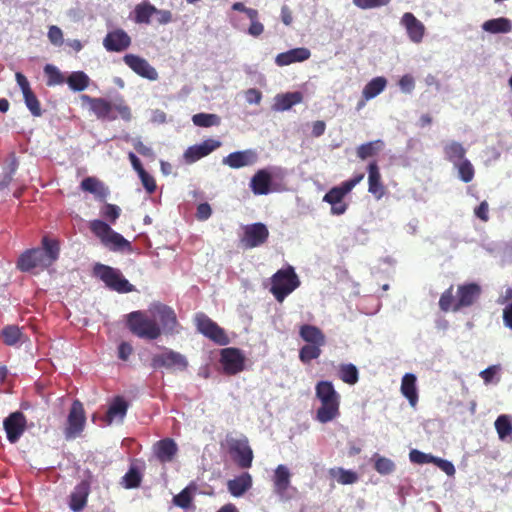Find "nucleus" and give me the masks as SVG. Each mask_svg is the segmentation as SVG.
I'll list each match as a JSON object with an SVG mask.
<instances>
[{
    "label": "nucleus",
    "instance_id": "f257e3e1",
    "mask_svg": "<svg viewBox=\"0 0 512 512\" xmlns=\"http://www.w3.org/2000/svg\"><path fill=\"white\" fill-rule=\"evenodd\" d=\"M129 329L138 337L153 340L162 332L175 331L177 319L175 312L163 304H155L148 311H135L128 315Z\"/></svg>",
    "mask_w": 512,
    "mask_h": 512
},
{
    "label": "nucleus",
    "instance_id": "f03ea898",
    "mask_svg": "<svg viewBox=\"0 0 512 512\" xmlns=\"http://www.w3.org/2000/svg\"><path fill=\"white\" fill-rule=\"evenodd\" d=\"M43 249H32L23 253L17 266L22 271H29L33 268H46L52 265L59 256V244L56 240L43 238Z\"/></svg>",
    "mask_w": 512,
    "mask_h": 512
},
{
    "label": "nucleus",
    "instance_id": "7ed1b4c3",
    "mask_svg": "<svg viewBox=\"0 0 512 512\" xmlns=\"http://www.w3.org/2000/svg\"><path fill=\"white\" fill-rule=\"evenodd\" d=\"M316 397L320 401L316 419L320 423H327L336 419L340 412V395L335 390L332 382L320 381L315 387Z\"/></svg>",
    "mask_w": 512,
    "mask_h": 512
},
{
    "label": "nucleus",
    "instance_id": "20e7f679",
    "mask_svg": "<svg viewBox=\"0 0 512 512\" xmlns=\"http://www.w3.org/2000/svg\"><path fill=\"white\" fill-rule=\"evenodd\" d=\"M91 232L99 239L101 244L114 252H131V243L121 234L114 231L103 220L95 219L89 222Z\"/></svg>",
    "mask_w": 512,
    "mask_h": 512
},
{
    "label": "nucleus",
    "instance_id": "39448f33",
    "mask_svg": "<svg viewBox=\"0 0 512 512\" xmlns=\"http://www.w3.org/2000/svg\"><path fill=\"white\" fill-rule=\"evenodd\" d=\"M271 283L270 292L279 302H283L289 294L299 287L300 280L293 267L289 266L277 271L272 276Z\"/></svg>",
    "mask_w": 512,
    "mask_h": 512
},
{
    "label": "nucleus",
    "instance_id": "423d86ee",
    "mask_svg": "<svg viewBox=\"0 0 512 512\" xmlns=\"http://www.w3.org/2000/svg\"><path fill=\"white\" fill-rule=\"evenodd\" d=\"M364 178L363 174L342 182L339 186L331 188L323 197V202L331 206V214L342 215L347 210V204L344 201L352 189Z\"/></svg>",
    "mask_w": 512,
    "mask_h": 512
},
{
    "label": "nucleus",
    "instance_id": "0eeeda50",
    "mask_svg": "<svg viewBox=\"0 0 512 512\" xmlns=\"http://www.w3.org/2000/svg\"><path fill=\"white\" fill-rule=\"evenodd\" d=\"M292 473L290 469L283 464L278 465L273 472L271 481L273 493L280 501L290 500L296 492L291 484Z\"/></svg>",
    "mask_w": 512,
    "mask_h": 512
},
{
    "label": "nucleus",
    "instance_id": "6e6552de",
    "mask_svg": "<svg viewBox=\"0 0 512 512\" xmlns=\"http://www.w3.org/2000/svg\"><path fill=\"white\" fill-rule=\"evenodd\" d=\"M95 274L110 288L118 292L132 291V285L122 274L109 266L98 264L95 266Z\"/></svg>",
    "mask_w": 512,
    "mask_h": 512
},
{
    "label": "nucleus",
    "instance_id": "1a4fd4ad",
    "mask_svg": "<svg viewBox=\"0 0 512 512\" xmlns=\"http://www.w3.org/2000/svg\"><path fill=\"white\" fill-rule=\"evenodd\" d=\"M195 323L200 333L215 341L216 343L225 345L229 342V339L224 330L205 314H197L195 316Z\"/></svg>",
    "mask_w": 512,
    "mask_h": 512
},
{
    "label": "nucleus",
    "instance_id": "9d476101",
    "mask_svg": "<svg viewBox=\"0 0 512 512\" xmlns=\"http://www.w3.org/2000/svg\"><path fill=\"white\" fill-rule=\"evenodd\" d=\"M267 227L262 223H254L243 227L241 243L246 248H254L262 245L268 238Z\"/></svg>",
    "mask_w": 512,
    "mask_h": 512
},
{
    "label": "nucleus",
    "instance_id": "9b49d317",
    "mask_svg": "<svg viewBox=\"0 0 512 512\" xmlns=\"http://www.w3.org/2000/svg\"><path fill=\"white\" fill-rule=\"evenodd\" d=\"M124 63L137 75L150 81L158 79L157 70L149 64V62L138 55L126 54L123 57Z\"/></svg>",
    "mask_w": 512,
    "mask_h": 512
},
{
    "label": "nucleus",
    "instance_id": "f8f14e48",
    "mask_svg": "<svg viewBox=\"0 0 512 512\" xmlns=\"http://www.w3.org/2000/svg\"><path fill=\"white\" fill-rule=\"evenodd\" d=\"M221 364L225 373L234 375L244 370L245 356L236 348H225L221 351Z\"/></svg>",
    "mask_w": 512,
    "mask_h": 512
},
{
    "label": "nucleus",
    "instance_id": "ddd939ff",
    "mask_svg": "<svg viewBox=\"0 0 512 512\" xmlns=\"http://www.w3.org/2000/svg\"><path fill=\"white\" fill-rule=\"evenodd\" d=\"M400 25L405 29L408 39L419 44L423 41L426 28L425 25L417 19L411 12H406L400 19Z\"/></svg>",
    "mask_w": 512,
    "mask_h": 512
},
{
    "label": "nucleus",
    "instance_id": "4468645a",
    "mask_svg": "<svg viewBox=\"0 0 512 512\" xmlns=\"http://www.w3.org/2000/svg\"><path fill=\"white\" fill-rule=\"evenodd\" d=\"M85 425V415L83 405L79 401H74L68 415V426L66 428V437L75 438L78 436Z\"/></svg>",
    "mask_w": 512,
    "mask_h": 512
},
{
    "label": "nucleus",
    "instance_id": "2eb2a0df",
    "mask_svg": "<svg viewBox=\"0 0 512 512\" xmlns=\"http://www.w3.org/2000/svg\"><path fill=\"white\" fill-rule=\"evenodd\" d=\"M258 160V154L255 150L247 149L230 153L223 158L222 163L233 169L252 166Z\"/></svg>",
    "mask_w": 512,
    "mask_h": 512
},
{
    "label": "nucleus",
    "instance_id": "dca6fc26",
    "mask_svg": "<svg viewBox=\"0 0 512 512\" xmlns=\"http://www.w3.org/2000/svg\"><path fill=\"white\" fill-rule=\"evenodd\" d=\"M3 425L7 433L8 440L11 443H15L25 430L26 419L22 413L14 412L4 420Z\"/></svg>",
    "mask_w": 512,
    "mask_h": 512
},
{
    "label": "nucleus",
    "instance_id": "f3484780",
    "mask_svg": "<svg viewBox=\"0 0 512 512\" xmlns=\"http://www.w3.org/2000/svg\"><path fill=\"white\" fill-rule=\"evenodd\" d=\"M154 366H164L166 368L183 370L187 366V361L183 355L172 350H165L153 357Z\"/></svg>",
    "mask_w": 512,
    "mask_h": 512
},
{
    "label": "nucleus",
    "instance_id": "a211bd4d",
    "mask_svg": "<svg viewBox=\"0 0 512 512\" xmlns=\"http://www.w3.org/2000/svg\"><path fill=\"white\" fill-rule=\"evenodd\" d=\"M130 44L131 38L123 29H116L109 32L103 40L105 49L112 52L124 51Z\"/></svg>",
    "mask_w": 512,
    "mask_h": 512
},
{
    "label": "nucleus",
    "instance_id": "6ab92c4d",
    "mask_svg": "<svg viewBox=\"0 0 512 512\" xmlns=\"http://www.w3.org/2000/svg\"><path fill=\"white\" fill-rule=\"evenodd\" d=\"M220 146V141L208 139L200 144L189 147L184 153V158L187 163H194L197 160L207 156Z\"/></svg>",
    "mask_w": 512,
    "mask_h": 512
},
{
    "label": "nucleus",
    "instance_id": "aec40b11",
    "mask_svg": "<svg viewBox=\"0 0 512 512\" xmlns=\"http://www.w3.org/2000/svg\"><path fill=\"white\" fill-rule=\"evenodd\" d=\"M311 52L308 48L298 47L279 53L275 57V63L279 67L288 66L294 63H301L308 60Z\"/></svg>",
    "mask_w": 512,
    "mask_h": 512
},
{
    "label": "nucleus",
    "instance_id": "412c9836",
    "mask_svg": "<svg viewBox=\"0 0 512 512\" xmlns=\"http://www.w3.org/2000/svg\"><path fill=\"white\" fill-rule=\"evenodd\" d=\"M81 100L89 105L90 109L98 118L113 120L117 117L113 112L112 104L104 99L91 98L88 95H82Z\"/></svg>",
    "mask_w": 512,
    "mask_h": 512
},
{
    "label": "nucleus",
    "instance_id": "4be33fe9",
    "mask_svg": "<svg viewBox=\"0 0 512 512\" xmlns=\"http://www.w3.org/2000/svg\"><path fill=\"white\" fill-rule=\"evenodd\" d=\"M272 175L267 169L258 170L250 181V188L255 195H267L271 191Z\"/></svg>",
    "mask_w": 512,
    "mask_h": 512
},
{
    "label": "nucleus",
    "instance_id": "5701e85b",
    "mask_svg": "<svg viewBox=\"0 0 512 512\" xmlns=\"http://www.w3.org/2000/svg\"><path fill=\"white\" fill-rule=\"evenodd\" d=\"M127 409L128 404L122 397L114 398L109 405L104 421L107 425L121 423L126 416Z\"/></svg>",
    "mask_w": 512,
    "mask_h": 512
},
{
    "label": "nucleus",
    "instance_id": "b1692460",
    "mask_svg": "<svg viewBox=\"0 0 512 512\" xmlns=\"http://www.w3.org/2000/svg\"><path fill=\"white\" fill-rule=\"evenodd\" d=\"M400 391L408 400L410 406L415 408L418 403L417 377L415 374H404L401 379Z\"/></svg>",
    "mask_w": 512,
    "mask_h": 512
},
{
    "label": "nucleus",
    "instance_id": "393cba45",
    "mask_svg": "<svg viewBox=\"0 0 512 512\" xmlns=\"http://www.w3.org/2000/svg\"><path fill=\"white\" fill-rule=\"evenodd\" d=\"M303 101V94L299 91L280 93L274 97L272 109L274 111L283 112L289 110L296 104Z\"/></svg>",
    "mask_w": 512,
    "mask_h": 512
},
{
    "label": "nucleus",
    "instance_id": "a878e982",
    "mask_svg": "<svg viewBox=\"0 0 512 512\" xmlns=\"http://www.w3.org/2000/svg\"><path fill=\"white\" fill-rule=\"evenodd\" d=\"M368 184V191L373 194L376 199H381L385 193V189L381 183V175L375 162L370 163L368 167Z\"/></svg>",
    "mask_w": 512,
    "mask_h": 512
},
{
    "label": "nucleus",
    "instance_id": "bb28decb",
    "mask_svg": "<svg viewBox=\"0 0 512 512\" xmlns=\"http://www.w3.org/2000/svg\"><path fill=\"white\" fill-rule=\"evenodd\" d=\"M154 451L161 462H170L174 459L178 448L177 444L170 438L158 441L154 445Z\"/></svg>",
    "mask_w": 512,
    "mask_h": 512
},
{
    "label": "nucleus",
    "instance_id": "cd10ccee",
    "mask_svg": "<svg viewBox=\"0 0 512 512\" xmlns=\"http://www.w3.org/2000/svg\"><path fill=\"white\" fill-rule=\"evenodd\" d=\"M480 294V288L476 284L463 285L458 288L457 303L455 309L471 305Z\"/></svg>",
    "mask_w": 512,
    "mask_h": 512
},
{
    "label": "nucleus",
    "instance_id": "c85d7f7f",
    "mask_svg": "<svg viewBox=\"0 0 512 512\" xmlns=\"http://www.w3.org/2000/svg\"><path fill=\"white\" fill-rule=\"evenodd\" d=\"M232 450L235 452L237 462L242 468H248L251 466L253 452L246 439L235 441L232 445Z\"/></svg>",
    "mask_w": 512,
    "mask_h": 512
},
{
    "label": "nucleus",
    "instance_id": "c756f323",
    "mask_svg": "<svg viewBox=\"0 0 512 512\" xmlns=\"http://www.w3.org/2000/svg\"><path fill=\"white\" fill-rule=\"evenodd\" d=\"M481 28L489 34H506L512 31V22L508 18L499 17L483 22Z\"/></svg>",
    "mask_w": 512,
    "mask_h": 512
},
{
    "label": "nucleus",
    "instance_id": "7c9ffc66",
    "mask_svg": "<svg viewBox=\"0 0 512 512\" xmlns=\"http://www.w3.org/2000/svg\"><path fill=\"white\" fill-rule=\"evenodd\" d=\"M252 486V477L249 473H243L235 479L227 482L228 491L234 497H241Z\"/></svg>",
    "mask_w": 512,
    "mask_h": 512
},
{
    "label": "nucleus",
    "instance_id": "2f4dec72",
    "mask_svg": "<svg viewBox=\"0 0 512 512\" xmlns=\"http://www.w3.org/2000/svg\"><path fill=\"white\" fill-rule=\"evenodd\" d=\"M388 81L383 76H377L368 81L362 89V96L365 99H374L387 87Z\"/></svg>",
    "mask_w": 512,
    "mask_h": 512
},
{
    "label": "nucleus",
    "instance_id": "473e14b6",
    "mask_svg": "<svg viewBox=\"0 0 512 512\" xmlns=\"http://www.w3.org/2000/svg\"><path fill=\"white\" fill-rule=\"evenodd\" d=\"M300 337L309 344L315 345H324L325 344V335L323 332L316 326L305 324L302 325L299 329Z\"/></svg>",
    "mask_w": 512,
    "mask_h": 512
},
{
    "label": "nucleus",
    "instance_id": "72a5a7b5",
    "mask_svg": "<svg viewBox=\"0 0 512 512\" xmlns=\"http://www.w3.org/2000/svg\"><path fill=\"white\" fill-rule=\"evenodd\" d=\"M156 7L151 3L144 1L135 6L133 11V20L137 24H150L151 17L154 16Z\"/></svg>",
    "mask_w": 512,
    "mask_h": 512
},
{
    "label": "nucleus",
    "instance_id": "f704fd0d",
    "mask_svg": "<svg viewBox=\"0 0 512 512\" xmlns=\"http://www.w3.org/2000/svg\"><path fill=\"white\" fill-rule=\"evenodd\" d=\"M495 429L498 437L501 441L511 442L512 441V416L503 414L500 415L495 423Z\"/></svg>",
    "mask_w": 512,
    "mask_h": 512
},
{
    "label": "nucleus",
    "instance_id": "c9c22d12",
    "mask_svg": "<svg viewBox=\"0 0 512 512\" xmlns=\"http://www.w3.org/2000/svg\"><path fill=\"white\" fill-rule=\"evenodd\" d=\"M445 157L455 165L465 159L466 149L461 143L456 141H448L444 144Z\"/></svg>",
    "mask_w": 512,
    "mask_h": 512
},
{
    "label": "nucleus",
    "instance_id": "e433bc0d",
    "mask_svg": "<svg viewBox=\"0 0 512 512\" xmlns=\"http://www.w3.org/2000/svg\"><path fill=\"white\" fill-rule=\"evenodd\" d=\"M330 477L342 485L354 484L358 481V474L352 470H346L341 467L331 468Z\"/></svg>",
    "mask_w": 512,
    "mask_h": 512
},
{
    "label": "nucleus",
    "instance_id": "4c0bfd02",
    "mask_svg": "<svg viewBox=\"0 0 512 512\" xmlns=\"http://www.w3.org/2000/svg\"><path fill=\"white\" fill-rule=\"evenodd\" d=\"M81 188L101 199L106 198L109 193L104 184L94 177L85 178L81 183Z\"/></svg>",
    "mask_w": 512,
    "mask_h": 512
},
{
    "label": "nucleus",
    "instance_id": "58836bf2",
    "mask_svg": "<svg viewBox=\"0 0 512 512\" xmlns=\"http://www.w3.org/2000/svg\"><path fill=\"white\" fill-rule=\"evenodd\" d=\"M88 496V487L85 483H81L76 486L75 490L71 494L70 508L73 511H80L86 505Z\"/></svg>",
    "mask_w": 512,
    "mask_h": 512
},
{
    "label": "nucleus",
    "instance_id": "ea45409f",
    "mask_svg": "<svg viewBox=\"0 0 512 512\" xmlns=\"http://www.w3.org/2000/svg\"><path fill=\"white\" fill-rule=\"evenodd\" d=\"M196 492V486L194 484L188 485L185 489H183L179 494L173 497L174 505L187 509L190 507L194 494Z\"/></svg>",
    "mask_w": 512,
    "mask_h": 512
},
{
    "label": "nucleus",
    "instance_id": "a19ab883",
    "mask_svg": "<svg viewBox=\"0 0 512 512\" xmlns=\"http://www.w3.org/2000/svg\"><path fill=\"white\" fill-rule=\"evenodd\" d=\"M89 77L82 71L72 72L66 82L73 91H83L89 85Z\"/></svg>",
    "mask_w": 512,
    "mask_h": 512
},
{
    "label": "nucleus",
    "instance_id": "79ce46f5",
    "mask_svg": "<svg viewBox=\"0 0 512 512\" xmlns=\"http://www.w3.org/2000/svg\"><path fill=\"white\" fill-rule=\"evenodd\" d=\"M458 172V177L465 183H469L473 180L475 170L472 163L468 159L461 160L454 165Z\"/></svg>",
    "mask_w": 512,
    "mask_h": 512
},
{
    "label": "nucleus",
    "instance_id": "37998d69",
    "mask_svg": "<svg viewBox=\"0 0 512 512\" xmlns=\"http://www.w3.org/2000/svg\"><path fill=\"white\" fill-rule=\"evenodd\" d=\"M44 73L47 76V85L55 86L63 84L66 80L63 73L54 65L47 64L44 67Z\"/></svg>",
    "mask_w": 512,
    "mask_h": 512
},
{
    "label": "nucleus",
    "instance_id": "c03bdc74",
    "mask_svg": "<svg viewBox=\"0 0 512 512\" xmlns=\"http://www.w3.org/2000/svg\"><path fill=\"white\" fill-rule=\"evenodd\" d=\"M384 144L381 140H376L372 142H368L366 144H362L357 149V155L361 159H366L370 156L375 155L377 152H379L383 148Z\"/></svg>",
    "mask_w": 512,
    "mask_h": 512
},
{
    "label": "nucleus",
    "instance_id": "a18cd8bd",
    "mask_svg": "<svg viewBox=\"0 0 512 512\" xmlns=\"http://www.w3.org/2000/svg\"><path fill=\"white\" fill-rule=\"evenodd\" d=\"M194 125L199 127H211L220 123V118L216 114L198 113L193 115Z\"/></svg>",
    "mask_w": 512,
    "mask_h": 512
},
{
    "label": "nucleus",
    "instance_id": "49530a36",
    "mask_svg": "<svg viewBox=\"0 0 512 512\" xmlns=\"http://www.w3.org/2000/svg\"><path fill=\"white\" fill-rule=\"evenodd\" d=\"M339 375L343 382L353 385L358 381V370L353 364L340 366Z\"/></svg>",
    "mask_w": 512,
    "mask_h": 512
},
{
    "label": "nucleus",
    "instance_id": "de8ad7c7",
    "mask_svg": "<svg viewBox=\"0 0 512 512\" xmlns=\"http://www.w3.org/2000/svg\"><path fill=\"white\" fill-rule=\"evenodd\" d=\"M323 345L308 344L301 348L299 358L302 362L308 363L313 359H317L321 355V347Z\"/></svg>",
    "mask_w": 512,
    "mask_h": 512
},
{
    "label": "nucleus",
    "instance_id": "09e8293b",
    "mask_svg": "<svg viewBox=\"0 0 512 512\" xmlns=\"http://www.w3.org/2000/svg\"><path fill=\"white\" fill-rule=\"evenodd\" d=\"M121 213V209L114 204L106 203L100 209L101 216L106 219L111 224H114L116 220L119 218Z\"/></svg>",
    "mask_w": 512,
    "mask_h": 512
},
{
    "label": "nucleus",
    "instance_id": "8fccbe9b",
    "mask_svg": "<svg viewBox=\"0 0 512 512\" xmlns=\"http://www.w3.org/2000/svg\"><path fill=\"white\" fill-rule=\"evenodd\" d=\"M375 469L378 473L386 475L394 471L395 464L392 460L377 455L375 456Z\"/></svg>",
    "mask_w": 512,
    "mask_h": 512
},
{
    "label": "nucleus",
    "instance_id": "3c124183",
    "mask_svg": "<svg viewBox=\"0 0 512 512\" xmlns=\"http://www.w3.org/2000/svg\"><path fill=\"white\" fill-rule=\"evenodd\" d=\"M23 98L31 114L35 117H39L41 115L40 103L33 91L23 94Z\"/></svg>",
    "mask_w": 512,
    "mask_h": 512
},
{
    "label": "nucleus",
    "instance_id": "603ef678",
    "mask_svg": "<svg viewBox=\"0 0 512 512\" xmlns=\"http://www.w3.org/2000/svg\"><path fill=\"white\" fill-rule=\"evenodd\" d=\"M47 37L49 42L56 47L62 46L65 42L63 31L56 25L49 26Z\"/></svg>",
    "mask_w": 512,
    "mask_h": 512
},
{
    "label": "nucleus",
    "instance_id": "864d4df0",
    "mask_svg": "<svg viewBox=\"0 0 512 512\" xmlns=\"http://www.w3.org/2000/svg\"><path fill=\"white\" fill-rule=\"evenodd\" d=\"M409 459L412 463L422 465L433 463L435 461V456H433L432 454L421 452L417 449H413L409 453Z\"/></svg>",
    "mask_w": 512,
    "mask_h": 512
},
{
    "label": "nucleus",
    "instance_id": "5fc2aeb1",
    "mask_svg": "<svg viewBox=\"0 0 512 512\" xmlns=\"http://www.w3.org/2000/svg\"><path fill=\"white\" fill-rule=\"evenodd\" d=\"M2 335L6 344L13 345L21 338L22 333L17 326H7Z\"/></svg>",
    "mask_w": 512,
    "mask_h": 512
},
{
    "label": "nucleus",
    "instance_id": "6e6d98bb",
    "mask_svg": "<svg viewBox=\"0 0 512 512\" xmlns=\"http://www.w3.org/2000/svg\"><path fill=\"white\" fill-rule=\"evenodd\" d=\"M391 0H353V4L360 9H374L388 5Z\"/></svg>",
    "mask_w": 512,
    "mask_h": 512
},
{
    "label": "nucleus",
    "instance_id": "4d7b16f0",
    "mask_svg": "<svg viewBox=\"0 0 512 512\" xmlns=\"http://www.w3.org/2000/svg\"><path fill=\"white\" fill-rule=\"evenodd\" d=\"M457 301H454L453 295H452V288L448 289L445 293L442 294L439 305L442 310L448 311V310H457L455 309V304Z\"/></svg>",
    "mask_w": 512,
    "mask_h": 512
},
{
    "label": "nucleus",
    "instance_id": "13d9d810",
    "mask_svg": "<svg viewBox=\"0 0 512 512\" xmlns=\"http://www.w3.org/2000/svg\"><path fill=\"white\" fill-rule=\"evenodd\" d=\"M398 85L403 93L410 94L415 88V79L411 74H405L399 79Z\"/></svg>",
    "mask_w": 512,
    "mask_h": 512
},
{
    "label": "nucleus",
    "instance_id": "bf43d9fd",
    "mask_svg": "<svg viewBox=\"0 0 512 512\" xmlns=\"http://www.w3.org/2000/svg\"><path fill=\"white\" fill-rule=\"evenodd\" d=\"M439 469H441L447 476H454L456 473L455 467L451 461L439 458L435 456V461L433 462Z\"/></svg>",
    "mask_w": 512,
    "mask_h": 512
},
{
    "label": "nucleus",
    "instance_id": "052dcab7",
    "mask_svg": "<svg viewBox=\"0 0 512 512\" xmlns=\"http://www.w3.org/2000/svg\"><path fill=\"white\" fill-rule=\"evenodd\" d=\"M123 482L126 488L137 487L140 483L139 473L135 469H130L123 477Z\"/></svg>",
    "mask_w": 512,
    "mask_h": 512
},
{
    "label": "nucleus",
    "instance_id": "680f3d73",
    "mask_svg": "<svg viewBox=\"0 0 512 512\" xmlns=\"http://www.w3.org/2000/svg\"><path fill=\"white\" fill-rule=\"evenodd\" d=\"M145 189L152 193L156 189V183L154 178L149 175L145 170H141L138 174Z\"/></svg>",
    "mask_w": 512,
    "mask_h": 512
},
{
    "label": "nucleus",
    "instance_id": "e2e57ef3",
    "mask_svg": "<svg viewBox=\"0 0 512 512\" xmlns=\"http://www.w3.org/2000/svg\"><path fill=\"white\" fill-rule=\"evenodd\" d=\"M500 371V367L497 365H493L483 370L480 373L481 378L484 380L486 384L493 382L494 378L498 375Z\"/></svg>",
    "mask_w": 512,
    "mask_h": 512
},
{
    "label": "nucleus",
    "instance_id": "0e129e2a",
    "mask_svg": "<svg viewBox=\"0 0 512 512\" xmlns=\"http://www.w3.org/2000/svg\"><path fill=\"white\" fill-rule=\"evenodd\" d=\"M154 15L156 16L157 23L160 25H166L173 20L172 13L169 10H161L156 8Z\"/></svg>",
    "mask_w": 512,
    "mask_h": 512
},
{
    "label": "nucleus",
    "instance_id": "69168bd1",
    "mask_svg": "<svg viewBox=\"0 0 512 512\" xmlns=\"http://www.w3.org/2000/svg\"><path fill=\"white\" fill-rule=\"evenodd\" d=\"M132 145L139 154L147 157H153L154 154L152 149L146 146L140 139H133Z\"/></svg>",
    "mask_w": 512,
    "mask_h": 512
},
{
    "label": "nucleus",
    "instance_id": "338daca9",
    "mask_svg": "<svg viewBox=\"0 0 512 512\" xmlns=\"http://www.w3.org/2000/svg\"><path fill=\"white\" fill-rule=\"evenodd\" d=\"M245 99L249 104H259L262 94L259 90L251 88L245 92Z\"/></svg>",
    "mask_w": 512,
    "mask_h": 512
},
{
    "label": "nucleus",
    "instance_id": "774afa93",
    "mask_svg": "<svg viewBox=\"0 0 512 512\" xmlns=\"http://www.w3.org/2000/svg\"><path fill=\"white\" fill-rule=\"evenodd\" d=\"M113 111H117L118 114L125 120H130L131 118V112L127 105H125L123 102H120L118 104H113Z\"/></svg>",
    "mask_w": 512,
    "mask_h": 512
}]
</instances>
